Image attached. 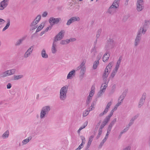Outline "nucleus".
Listing matches in <instances>:
<instances>
[{
	"mask_svg": "<svg viewBox=\"0 0 150 150\" xmlns=\"http://www.w3.org/2000/svg\"><path fill=\"white\" fill-rule=\"evenodd\" d=\"M150 24V20H145L143 26L141 27L138 32L136 38H140L142 36V34H144Z\"/></svg>",
	"mask_w": 150,
	"mask_h": 150,
	"instance_id": "f257e3e1",
	"label": "nucleus"
},
{
	"mask_svg": "<svg viewBox=\"0 0 150 150\" xmlns=\"http://www.w3.org/2000/svg\"><path fill=\"white\" fill-rule=\"evenodd\" d=\"M68 86H65L62 87L60 91V98L61 100H65L67 98V92Z\"/></svg>",
	"mask_w": 150,
	"mask_h": 150,
	"instance_id": "f03ea898",
	"label": "nucleus"
},
{
	"mask_svg": "<svg viewBox=\"0 0 150 150\" xmlns=\"http://www.w3.org/2000/svg\"><path fill=\"white\" fill-rule=\"evenodd\" d=\"M115 44L116 42L114 41L112 38H109L107 40L105 47L107 50H109L114 48Z\"/></svg>",
	"mask_w": 150,
	"mask_h": 150,
	"instance_id": "7ed1b4c3",
	"label": "nucleus"
},
{
	"mask_svg": "<svg viewBox=\"0 0 150 150\" xmlns=\"http://www.w3.org/2000/svg\"><path fill=\"white\" fill-rule=\"evenodd\" d=\"M50 110V107L49 106H45L43 107L41 111L40 117L41 119H42L45 117L46 114H47Z\"/></svg>",
	"mask_w": 150,
	"mask_h": 150,
	"instance_id": "20e7f679",
	"label": "nucleus"
},
{
	"mask_svg": "<svg viewBox=\"0 0 150 150\" xmlns=\"http://www.w3.org/2000/svg\"><path fill=\"white\" fill-rule=\"evenodd\" d=\"M62 38H54V40L52 45L51 48V52L53 54L56 53L57 52L56 48L57 42L60 40Z\"/></svg>",
	"mask_w": 150,
	"mask_h": 150,
	"instance_id": "39448f33",
	"label": "nucleus"
},
{
	"mask_svg": "<svg viewBox=\"0 0 150 150\" xmlns=\"http://www.w3.org/2000/svg\"><path fill=\"white\" fill-rule=\"evenodd\" d=\"M144 8L143 0H137V8L138 12L141 11Z\"/></svg>",
	"mask_w": 150,
	"mask_h": 150,
	"instance_id": "423d86ee",
	"label": "nucleus"
},
{
	"mask_svg": "<svg viewBox=\"0 0 150 150\" xmlns=\"http://www.w3.org/2000/svg\"><path fill=\"white\" fill-rule=\"evenodd\" d=\"M61 20L60 18H55L52 17L49 19V21L50 25L52 26L55 24H57Z\"/></svg>",
	"mask_w": 150,
	"mask_h": 150,
	"instance_id": "0eeeda50",
	"label": "nucleus"
},
{
	"mask_svg": "<svg viewBox=\"0 0 150 150\" xmlns=\"http://www.w3.org/2000/svg\"><path fill=\"white\" fill-rule=\"evenodd\" d=\"M41 16L40 15H38L35 18L32 22L30 25L31 27L33 26L37 25V24L39 22L40 20Z\"/></svg>",
	"mask_w": 150,
	"mask_h": 150,
	"instance_id": "6e6552de",
	"label": "nucleus"
},
{
	"mask_svg": "<svg viewBox=\"0 0 150 150\" xmlns=\"http://www.w3.org/2000/svg\"><path fill=\"white\" fill-rule=\"evenodd\" d=\"M9 0H3L0 3V10H2L8 5V1Z\"/></svg>",
	"mask_w": 150,
	"mask_h": 150,
	"instance_id": "1a4fd4ad",
	"label": "nucleus"
},
{
	"mask_svg": "<svg viewBox=\"0 0 150 150\" xmlns=\"http://www.w3.org/2000/svg\"><path fill=\"white\" fill-rule=\"evenodd\" d=\"M33 48V46H31L27 50L24 54V58H27L30 55V54L32 52Z\"/></svg>",
	"mask_w": 150,
	"mask_h": 150,
	"instance_id": "9d476101",
	"label": "nucleus"
},
{
	"mask_svg": "<svg viewBox=\"0 0 150 150\" xmlns=\"http://www.w3.org/2000/svg\"><path fill=\"white\" fill-rule=\"evenodd\" d=\"M76 75V71L74 70H72L68 73L67 78V79H71L73 76H74Z\"/></svg>",
	"mask_w": 150,
	"mask_h": 150,
	"instance_id": "9b49d317",
	"label": "nucleus"
},
{
	"mask_svg": "<svg viewBox=\"0 0 150 150\" xmlns=\"http://www.w3.org/2000/svg\"><path fill=\"white\" fill-rule=\"evenodd\" d=\"M110 71H109L107 68L105 69L103 75V77L104 81H106L107 78L109 74Z\"/></svg>",
	"mask_w": 150,
	"mask_h": 150,
	"instance_id": "f8f14e48",
	"label": "nucleus"
},
{
	"mask_svg": "<svg viewBox=\"0 0 150 150\" xmlns=\"http://www.w3.org/2000/svg\"><path fill=\"white\" fill-rule=\"evenodd\" d=\"M120 0H115L113 3L112 5L111 6L114 8H117L119 6V3Z\"/></svg>",
	"mask_w": 150,
	"mask_h": 150,
	"instance_id": "ddd939ff",
	"label": "nucleus"
},
{
	"mask_svg": "<svg viewBox=\"0 0 150 150\" xmlns=\"http://www.w3.org/2000/svg\"><path fill=\"white\" fill-rule=\"evenodd\" d=\"M127 92L128 90H125L122 93V95L120 96V97L119 98L118 100H120V99L122 98L121 100H122V101H123V100L125 97Z\"/></svg>",
	"mask_w": 150,
	"mask_h": 150,
	"instance_id": "4468645a",
	"label": "nucleus"
},
{
	"mask_svg": "<svg viewBox=\"0 0 150 150\" xmlns=\"http://www.w3.org/2000/svg\"><path fill=\"white\" fill-rule=\"evenodd\" d=\"M94 137V135H91L89 138L87 145L86 147V149H88L91 144L93 138Z\"/></svg>",
	"mask_w": 150,
	"mask_h": 150,
	"instance_id": "2eb2a0df",
	"label": "nucleus"
},
{
	"mask_svg": "<svg viewBox=\"0 0 150 150\" xmlns=\"http://www.w3.org/2000/svg\"><path fill=\"white\" fill-rule=\"evenodd\" d=\"M110 57V54L108 53H105L103 56V60L104 62H106L109 59Z\"/></svg>",
	"mask_w": 150,
	"mask_h": 150,
	"instance_id": "dca6fc26",
	"label": "nucleus"
},
{
	"mask_svg": "<svg viewBox=\"0 0 150 150\" xmlns=\"http://www.w3.org/2000/svg\"><path fill=\"white\" fill-rule=\"evenodd\" d=\"M45 23L44 22H43L41 23L40 25L37 28L36 33L40 31L44 27Z\"/></svg>",
	"mask_w": 150,
	"mask_h": 150,
	"instance_id": "f3484780",
	"label": "nucleus"
},
{
	"mask_svg": "<svg viewBox=\"0 0 150 150\" xmlns=\"http://www.w3.org/2000/svg\"><path fill=\"white\" fill-rule=\"evenodd\" d=\"M65 32L64 30H61L55 36V38H61V36L62 37L64 36Z\"/></svg>",
	"mask_w": 150,
	"mask_h": 150,
	"instance_id": "a211bd4d",
	"label": "nucleus"
},
{
	"mask_svg": "<svg viewBox=\"0 0 150 150\" xmlns=\"http://www.w3.org/2000/svg\"><path fill=\"white\" fill-rule=\"evenodd\" d=\"M106 81H105V83L102 84L100 87V88L103 90L104 91H105L106 88L108 86V81L106 82Z\"/></svg>",
	"mask_w": 150,
	"mask_h": 150,
	"instance_id": "6ab92c4d",
	"label": "nucleus"
},
{
	"mask_svg": "<svg viewBox=\"0 0 150 150\" xmlns=\"http://www.w3.org/2000/svg\"><path fill=\"white\" fill-rule=\"evenodd\" d=\"M41 54L42 57L44 58H47L48 57V55L46 53L45 50L44 49L42 51Z\"/></svg>",
	"mask_w": 150,
	"mask_h": 150,
	"instance_id": "aec40b11",
	"label": "nucleus"
},
{
	"mask_svg": "<svg viewBox=\"0 0 150 150\" xmlns=\"http://www.w3.org/2000/svg\"><path fill=\"white\" fill-rule=\"evenodd\" d=\"M71 19L73 23L76 21H79L80 20V18L77 16L71 17Z\"/></svg>",
	"mask_w": 150,
	"mask_h": 150,
	"instance_id": "412c9836",
	"label": "nucleus"
},
{
	"mask_svg": "<svg viewBox=\"0 0 150 150\" xmlns=\"http://www.w3.org/2000/svg\"><path fill=\"white\" fill-rule=\"evenodd\" d=\"M9 131L8 130L6 131L2 134V137L4 139L7 138L9 136Z\"/></svg>",
	"mask_w": 150,
	"mask_h": 150,
	"instance_id": "4be33fe9",
	"label": "nucleus"
},
{
	"mask_svg": "<svg viewBox=\"0 0 150 150\" xmlns=\"http://www.w3.org/2000/svg\"><path fill=\"white\" fill-rule=\"evenodd\" d=\"M115 8H114L113 7L110 6L108 10V12L109 13L112 14L115 12Z\"/></svg>",
	"mask_w": 150,
	"mask_h": 150,
	"instance_id": "5701e85b",
	"label": "nucleus"
},
{
	"mask_svg": "<svg viewBox=\"0 0 150 150\" xmlns=\"http://www.w3.org/2000/svg\"><path fill=\"white\" fill-rule=\"evenodd\" d=\"M146 94L145 93H144L143 94L142 96L140 98L139 101L144 103L146 98Z\"/></svg>",
	"mask_w": 150,
	"mask_h": 150,
	"instance_id": "b1692460",
	"label": "nucleus"
},
{
	"mask_svg": "<svg viewBox=\"0 0 150 150\" xmlns=\"http://www.w3.org/2000/svg\"><path fill=\"white\" fill-rule=\"evenodd\" d=\"M7 24H6V25L5 26V27L3 28V29L2 31H4L5 30H6V29H7L8 27H9L10 25V21L9 19H8L7 20Z\"/></svg>",
	"mask_w": 150,
	"mask_h": 150,
	"instance_id": "393cba45",
	"label": "nucleus"
},
{
	"mask_svg": "<svg viewBox=\"0 0 150 150\" xmlns=\"http://www.w3.org/2000/svg\"><path fill=\"white\" fill-rule=\"evenodd\" d=\"M7 76H8V75L7 71L4 72L0 75V77L1 78H4Z\"/></svg>",
	"mask_w": 150,
	"mask_h": 150,
	"instance_id": "a878e982",
	"label": "nucleus"
},
{
	"mask_svg": "<svg viewBox=\"0 0 150 150\" xmlns=\"http://www.w3.org/2000/svg\"><path fill=\"white\" fill-rule=\"evenodd\" d=\"M109 108H105L104 111L99 114V116L101 117L106 114L108 111Z\"/></svg>",
	"mask_w": 150,
	"mask_h": 150,
	"instance_id": "bb28decb",
	"label": "nucleus"
},
{
	"mask_svg": "<svg viewBox=\"0 0 150 150\" xmlns=\"http://www.w3.org/2000/svg\"><path fill=\"white\" fill-rule=\"evenodd\" d=\"M91 99V96L90 95H89L87 97V98L86 102V103L87 105H88L90 103Z\"/></svg>",
	"mask_w": 150,
	"mask_h": 150,
	"instance_id": "cd10ccee",
	"label": "nucleus"
},
{
	"mask_svg": "<svg viewBox=\"0 0 150 150\" xmlns=\"http://www.w3.org/2000/svg\"><path fill=\"white\" fill-rule=\"evenodd\" d=\"M70 42V40H68V39H67L66 40H62L60 42V44L62 45L67 44Z\"/></svg>",
	"mask_w": 150,
	"mask_h": 150,
	"instance_id": "c85d7f7f",
	"label": "nucleus"
},
{
	"mask_svg": "<svg viewBox=\"0 0 150 150\" xmlns=\"http://www.w3.org/2000/svg\"><path fill=\"white\" fill-rule=\"evenodd\" d=\"M99 63V62L98 60L97 61H95L94 62L93 67V69H95L97 68L98 65Z\"/></svg>",
	"mask_w": 150,
	"mask_h": 150,
	"instance_id": "c756f323",
	"label": "nucleus"
},
{
	"mask_svg": "<svg viewBox=\"0 0 150 150\" xmlns=\"http://www.w3.org/2000/svg\"><path fill=\"white\" fill-rule=\"evenodd\" d=\"M23 77V75H14V80H18V79H21Z\"/></svg>",
	"mask_w": 150,
	"mask_h": 150,
	"instance_id": "7c9ffc66",
	"label": "nucleus"
},
{
	"mask_svg": "<svg viewBox=\"0 0 150 150\" xmlns=\"http://www.w3.org/2000/svg\"><path fill=\"white\" fill-rule=\"evenodd\" d=\"M90 111V110H88V109H87L84 111L83 112V117H85L86 116H87L88 114Z\"/></svg>",
	"mask_w": 150,
	"mask_h": 150,
	"instance_id": "2f4dec72",
	"label": "nucleus"
},
{
	"mask_svg": "<svg viewBox=\"0 0 150 150\" xmlns=\"http://www.w3.org/2000/svg\"><path fill=\"white\" fill-rule=\"evenodd\" d=\"M141 40V38H136L135 40L134 45L136 47L139 43Z\"/></svg>",
	"mask_w": 150,
	"mask_h": 150,
	"instance_id": "473e14b6",
	"label": "nucleus"
},
{
	"mask_svg": "<svg viewBox=\"0 0 150 150\" xmlns=\"http://www.w3.org/2000/svg\"><path fill=\"white\" fill-rule=\"evenodd\" d=\"M105 91L100 88V91L97 94L98 97L99 98L103 94Z\"/></svg>",
	"mask_w": 150,
	"mask_h": 150,
	"instance_id": "72a5a7b5",
	"label": "nucleus"
},
{
	"mask_svg": "<svg viewBox=\"0 0 150 150\" xmlns=\"http://www.w3.org/2000/svg\"><path fill=\"white\" fill-rule=\"evenodd\" d=\"M116 120L117 119L116 118H114L113 120L110 123L108 126L109 127H110L112 128L113 126L116 122Z\"/></svg>",
	"mask_w": 150,
	"mask_h": 150,
	"instance_id": "f704fd0d",
	"label": "nucleus"
},
{
	"mask_svg": "<svg viewBox=\"0 0 150 150\" xmlns=\"http://www.w3.org/2000/svg\"><path fill=\"white\" fill-rule=\"evenodd\" d=\"M24 38H22V39H19L17 42H16L15 45L16 46L19 45H20L22 42L24 40Z\"/></svg>",
	"mask_w": 150,
	"mask_h": 150,
	"instance_id": "c9c22d12",
	"label": "nucleus"
},
{
	"mask_svg": "<svg viewBox=\"0 0 150 150\" xmlns=\"http://www.w3.org/2000/svg\"><path fill=\"white\" fill-rule=\"evenodd\" d=\"M94 87L93 86L91 87V90L90 91L89 95H90L91 96V97L93 96L94 92Z\"/></svg>",
	"mask_w": 150,
	"mask_h": 150,
	"instance_id": "e433bc0d",
	"label": "nucleus"
},
{
	"mask_svg": "<svg viewBox=\"0 0 150 150\" xmlns=\"http://www.w3.org/2000/svg\"><path fill=\"white\" fill-rule=\"evenodd\" d=\"M108 136H106V135H105V137L102 140L100 144V146H102L103 145L104 142L106 141V139H108Z\"/></svg>",
	"mask_w": 150,
	"mask_h": 150,
	"instance_id": "4c0bfd02",
	"label": "nucleus"
},
{
	"mask_svg": "<svg viewBox=\"0 0 150 150\" xmlns=\"http://www.w3.org/2000/svg\"><path fill=\"white\" fill-rule=\"evenodd\" d=\"M88 124V122L86 121L83 124V125L80 127L79 128V129L81 130L82 129L86 127L87 125Z\"/></svg>",
	"mask_w": 150,
	"mask_h": 150,
	"instance_id": "58836bf2",
	"label": "nucleus"
},
{
	"mask_svg": "<svg viewBox=\"0 0 150 150\" xmlns=\"http://www.w3.org/2000/svg\"><path fill=\"white\" fill-rule=\"evenodd\" d=\"M101 31L102 29H99L98 30L96 35V38H98L100 36Z\"/></svg>",
	"mask_w": 150,
	"mask_h": 150,
	"instance_id": "ea45409f",
	"label": "nucleus"
},
{
	"mask_svg": "<svg viewBox=\"0 0 150 150\" xmlns=\"http://www.w3.org/2000/svg\"><path fill=\"white\" fill-rule=\"evenodd\" d=\"M82 140V143H81L83 144H84L86 142V139L85 137H84L83 135L81 136H80Z\"/></svg>",
	"mask_w": 150,
	"mask_h": 150,
	"instance_id": "a19ab883",
	"label": "nucleus"
},
{
	"mask_svg": "<svg viewBox=\"0 0 150 150\" xmlns=\"http://www.w3.org/2000/svg\"><path fill=\"white\" fill-rule=\"evenodd\" d=\"M122 56H120V57H119V58L118 60V61L117 62L116 65H117V66L118 65L120 66V65L122 59Z\"/></svg>",
	"mask_w": 150,
	"mask_h": 150,
	"instance_id": "79ce46f5",
	"label": "nucleus"
},
{
	"mask_svg": "<svg viewBox=\"0 0 150 150\" xmlns=\"http://www.w3.org/2000/svg\"><path fill=\"white\" fill-rule=\"evenodd\" d=\"M112 64H113V62H110L109 63L108 65L107 66L106 68H107V69H108L109 68L110 70V69L111 68L112 66Z\"/></svg>",
	"mask_w": 150,
	"mask_h": 150,
	"instance_id": "37998d69",
	"label": "nucleus"
},
{
	"mask_svg": "<svg viewBox=\"0 0 150 150\" xmlns=\"http://www.w3.org/2000/svg\"><path fill=\"white\" fill-rule=\"evenodd\" d=\"M112 128L110 127H109L108 126L107 129V133L106 134V136H108L109 134L110 133Z\"/></svg>",
	"mask_w": 150,
	"mask_h": 150,
	"instance_id": "c03bdc74",
	"label": "nucleus"
},
{
	"mask_svg": "<svg viewBox=\"0 0 150 150\" xmlns=\"http://www.w3.org/2000/svg\"><path fill=\"white\" fill-rule=\"evenodd\" d=\"M72 21L71 18H70L67 21V23L66 25H69L70 24L72 23Z\"/></svg>",
	"mask_w": 150,
	"mask_h": 150,
	"instance_id": "a18cd8bd",
	"label": "nucleus"
},
{
	"mask_svg": "<svg viewBox=\"0 0 150 150\" xmlns=\"http://www.w3.org/2000/svg\"><path fill=\"white\" fill-rule=\"evenodd\" d=\"M129 127H127L121 132V134H123V133L126 132L129 129Z\"/></svg>",
	"mask_w": 150,
	"mask_h": 150,
	"instance_id": "49530a36",
	"label": "nucleus"
},
{
	"mask_svg": "<svg viewBox=\"0 0 150 150\" xmlns=\"http://www.w3.org/2000/svg\"><path fill=\"white\" fill-rule=\"evenodd\" d=\"M109 121L108 120L105 118L104 119L103 121L102 122V124L105 125Z\"/></svg>",
	"mask_w": 150,
	"mask_h": 150,
	"instance_id": "de8ad7c7",
	"label": "nucleus"
},
{
	"mask_svg": "<svg viewBox=\"0 0 150 150\" xmlns=\"http://www.w3.org/2000/svg\"><path fill=\"white\" fill-rule=\"evenodd\" d=\"M134 121L133 120V119H131L130 121V122L128 124V126L127 127H129H129L133 124Z\"/></svg>",
	"mask_w": 150,
	"mask_h": 150,
	"instance_id": "09e8293b",
	"label": "nucleus"
},
{
	"mask_svg": "<svg viewBox=\"0 0 150 150\" xmlns=\"http://www.w3.org/2000/svg\"><path fill=\"white\" fill-rule=\"evenodd\" d=\"M86 71V68L85 67H83L81 69V72L83 74H84Z\"/></svg>",
	"mask_w": 150,
	"mask_h": 150,
	"instance_id": "8fccbe9b",
	"label": "nucleus"
},
{
	"mask_svg": "<svg viewBox=\"0 0 150 150\" xmlns=\"http://www.w3.org/2000/svg\"><path fill=\"white\" fill-rule=\"evenodd\" d=\"M144 103H143V102H141L139 101L138 106V107L139 108H140L144 104Z\"/></svg>",
	"mask_w": 150,
	"mask_h": 150,
	"instance_id": "3c124183",
	"label": "nucleus"
},
{
	"mask_svg": "<svg viewBox=\"0 0 150 150\" xmlns=\"http://www.w3.org/2000/svg\"><path fill=\"white\" fill-rule=\"evenodd\" d=\"M112 115V114L110 113L108 116H107L105 117V118H106V119H107L108 120H109L110 118L111 117Z\"/></svg>",
	"mask_w": 150,
	"mask_h": 150,
	"instance_id": "603ef678",
	"label": "nucleus"
},
{
	"mask_svg": "<svg viewBox=\"0 0 150 150\" xmlns=\"http://www.w3.org/2000/svg\"><path fill=\"white\" fill-rule=\"evenodd\" d=\"M116 73L117 72L113 71L112 73L111 74V77L112 78H113L115 76V75Z\"/></svg>",
	"mask_w": 150,
	"mask_h": 150,
	"instance_id": "864d4df0",
	"label": "nucleus"
},
{
	"mask_svg": "<svg viewBox=\"0 0 150 150\" xmlns=\"http://www.w3.org/2000/svg\"><path fill=\"white\" fill-rule=\"evenodd\" d=\"M97 101V99H96L95 100H93V102L91 104V107H92L93 106L94 107V106L96 104V102Z\"/></svg>",
	"mask_w": 150,
	"mask_h": 150,
	"instance_id": "5fc2aeb1",
	"label": "nucleus"
},
{
	"mask_svg": "<svg viewBox=\"0 0 150 150\" xmlns=\"http://www.w3.org/2000/svg\"><path fill=\"white\" fill-rule=\"evenodd\" d=\"M52 25H51L50 26H49V27H47L45 30H44L45 31V32H47L49 30H50L52 27Z\"/></svg>",
	"mask_w": 150,
	"mask_h": 150,
	"instance_id": "6e6d98bb",
	"label": "nucleus"
},
{
	"mask_svg": "<svg viewBox=\"0 0 150 150\" xmlns=\"http://www.w3.org/2000/svg\"><path fill=\"white\" fill-rule=\"evenodd\" d=\"M120 66L117 65L116 64L115 69L113 70L117 72V70L119 67Z\"/></svg>",
	"mask_w": 150,
	"mask_h": 150,
	"instance_id": "4d7b16f0",
	"label": "nucleus"
},
{
	"mask_svg": "<svg viewBox=\"0 0 150 150\" xmlns=\"http://www.w3.org/2000/svg\"><path fill=\"white\" fill-rule=\"evenodd\" d=\"M101 121L100 120L99 122L97 123V125H96V129H97L99 127V126H100L101 123Z\"/></svg>",
	"mask_w": 150,
	"mask_h": 150,
	"instance_id": "13d9d810",
	"label": "nucleus"
},
{
	"mask_svg": "<svg viewBox=\"0 0 150 150\" xmlns=\"http://www.w3.org/2000/svg\"><path fill=\"white\" fill-rule=\"evenodd\" d=\"M112 103V102L111 101H110L107 104V106L106 107V108H109L110 105H111V104Z\"/></svg>",
	"mask_w": 150,
	"mask_h": 150,
	"instance_id": "bf43d9fd",
	"label": "nucleus"
},
{
	"mask_svg": "<svg viewBox=\"0 0 150 150\" xmlns=\"http://www.w3.org/2000/svg\"><path fill=\"white\" fill-rule=\"evenodd\" d=\"M29 142L28 139H26L23 140L22 142L23 144H26L27 143H28Z\"/></svg>",
	"mask_w": 150,
	"mask_h": 150,
	"instance_id": "052dcab7",
	"label": "nucleus"
},
{
	"mask_svg": "<svg viewBox=\"0 0 150 150\" xmlns=\"http://www.w3.org/2000/svg\"><path fill=\"white\" fill-rule=\"evenodd\" d=\"M11 87V83H8L7 85V88L10 89Z\"/></svg>",
	"mask_w": 150,
	"mask_h": 150,
	"instance_id": "680f3d73",
	"label": "nucleus"
},
{
	"mask_svg": "<svg viewBox=\"0 0 150 150\" xmlns=\"http://www.w3.org/2000/svg\"><path fill=\"white\" fill-rule=\"evenodd\" d=\"M47 12H43V14H42V16L43 17H45L47 16Z\"/></svg>",
	"mask_w": 150,
	"mask_h": 150,
	"instance_id": "e2e57ef3",
	"label": "nucleus"
},
{
	"mask_svg": "<svg viewBox=\"0 0 150 150\" xmlns=\"http://www.w3.org/2000/svg\"><path fill=\"white\" fill-rule=\"evenodd\" d=\"M11 72L13 74H14L16 71V69H12L10 70Z\"/></svg>",
	"mask_w": 150,
	"mask_h": 150,
	"instance_id": "0e129e2a",
	"label": "nucleus"
},
{
	"mask_svg": "<svg viewBox=\"0 0 150 150\" xmlns=\"http://www.w3.org/2000/svg\"><path fill=\"white\" fill-rule=\"evenodd\" d=\"M5 21L2 19L0 18V24H1L4 23Z\"/></svg>",
	"mask_w": 150,
	"mask_h": 150,
	"instance_id": "69168bd1",
	"label": "nucleus"
},
{
	"mask_svg": "<svg viewBox=\"0 0 150 150\" xmlns=\"http://www.w3.org/2000/svg\"><path fill=\"white\" fill-rule=\"evenodd\" d=\"M68 40H70V42H74L76 40V38H70V39H68Z\"/></svg>",
	"mask_w": 150,
	"mask_h": 150,
	"instance_id": "338daca9",
	"label": "nucleus"
},
{
	"mask_svg": "<svg viewBox=\"0 0 150 150\" xmlns=\"http://www.w3.org/2000/svg\"><path fill=\"white\" fill-rule=\"evenodd\" d=\"M75 8L77 9L76 10V11H78L79 9L80 6L79 5H76L75 6Z\"/></svg>",
	"mask_w": 150,
	"mask_h": 150,
	"instance_id": "774afa93",
	"label": "nucleus"
}]
</instances>
